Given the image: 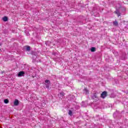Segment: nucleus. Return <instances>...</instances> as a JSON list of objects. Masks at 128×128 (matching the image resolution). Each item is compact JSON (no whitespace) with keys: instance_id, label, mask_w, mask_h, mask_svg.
I'll use <instances>...</instances> for the list:
<instances>
[{"instance_id":"obj_1","label":"nucleus","mask_w":128,"mask_h":128,"mask_svg":"<svg viewBox=\"0 0 128 128\" xmlns=\"http://www.w3.org/2000/svg\"><path fill=\"white\" fill-rule=\"evenodd\" d=\"M50 80H45V84L47 88H48V86H50Z\"/></svg>"},{"instance_id":"obj_2","label":"nucleus","mask_w":128,"mask_h":128,"mask_svg":"<svg viewBox=\"0 0 128 128\" xmlns=\"http://www.w3.org/2000/svg\"><path fill=\"white\" fill-rule=\"evenodd\" d=\"M106 96V92L104 91L101 94V98H104Z\"/></svg>"},{"instance_id":"obj_3","label":"nucleus","mask_w":128,"mask_h":128,"mask_svg":"<svg viewBox=\"0 0 128 128\" xmlns=\"http://www.w3.org/2000/svg\"><path fill=\"white\" fill-rule=\"evenodd\" d=\"M24 72L22 71L18 72V76L20 78V76H24Z\"/></svg>"},{"instance_id":"obj_4","label":"nucleus","mask_w":128,"mask_h":128,"mask_svg":"<svg viewBox=\"0 0 128 128\" xmlns=\"http://www.w3.org/2000/svg\"><path fill=\"white\" fill-rule=\"evenodd\" d=\"M14 106H18V100H15L14 102Z\"/></svg>"},{"instance_id":"obj_5","label":"nucleus","mask_w":128,"mask_h":128,"mask_svg":"<svg viewBox=\"0 0 128 128\" xmlns=\"http://www.w3.org/2000/svg\"><path fill=\"white\" fill-rule=\"evenodd\" d=\"M2 20H4V22H8V17L6 16H4L2 18Z\"/></svg>"},{"instance_id":"obj_6","label":"nucleus","mask_w":128,"mask_h":128,"mask_svg":"<svg viewBox=\"0 0 128 128\" xmlns=\"http://www.w3.org/2000/svg\"><path fill=\"white\" fill-rule=\"evenodd\" d=\"M90 51L92 52H96V48L94 47H92L90 48Z\"/></svg>"},{"instance_id":"obj_7","label":"nucleus","mask_w":128,"mask_h":128,"mask_svg":"<svg viewBox=\"0 0 128 128\" xmlns=\"http://www.w3.org/2000/svg\"><path fill=\"white\" fill-rule=\"evenodd\" d=\"M84 90L86 94H88V89L85 88Z\"/></svg>"},{"instance_id":"obj_8","label":"nucleus","mask_w":128,"mask_h":128,"mask_svg":"<svg viewBox=\"0 0 128 128\" xmlns=\"http://www.w3.org/2000/svg\"><path fill=\"white\" fill-rule=\"evenodd\" d=\"M4 104H8V99H5V100H4Z\"/></svg>"},{"instance_id":"obj_9","label":"nucleus","mask_w":128,"mask_h":128,"mask_svg":"<svg viewBox=\"0 0 128 128\" xmlns=\"http://www.w3.org/2000/svg\"><path fill=\"white\" fill-rule=\"evenodd\" d=\"M118 22L115 21L114 22V26H118Z\"/></svg>"},{"instance_id":"obj_10","label":"nucleus","mask_w":128,"mask_h":128,"mask_svg":"<svg viewBox=\"0 0 128 128\" xmlns=\"http://www.w3.org/2000/svg\"><path fill=\"white\" fill-rule=\"evenodd\" d=\"M60 96H64V92H62L61 93H60Z\"/></svg>"},{"instance_id":"obj_11","label":"nucleus","mask_w":128,"mask_h":128,"mask_svg":"<svg viewBox=\"0 0 128 128\" xmlns=\"http://www.w3.org/2000/svg\"><path fill=\"white\" fill-rule=\"evenodd\" d=\"M68 114L70 116H72V110H69Z\"/></svg>"},{"instance_id":"obj_12","label":"nucleus","mask_w":128,"mask_h":128,"mask_svg":"<svg viewBox=\"0 0 128 128\" xmlns=\"http://www.w3.org/2000/svg\"><path fill=\"white\" fill-rule=\"evenodd\" d=\"M30 50V46H27L26 47V50Z\"/></svg>"},{"instance_id":"obj_13","label":"nucleus","mask_w":128,"mask_h":128,"mask_svg":"<svg viewBox=\"0 0 128 128\" xmlns=\"http://www.w3.org/2000/svg\"><path fill=\"white\" fill-rule=\"evenodd\" d=\"M96 98H98V96H95Z\"/></svg>"},{"instance_id":"obj_14","label":"nucleus","mask_w":128,"mask_h":128,"mask_svg":"<svg viewBox=\"0 0 128 128\" xmlns=\"http://www.w3.org/2000/svg\"><path fill=\"white\" fill-rule=\"evenodd\" d=\"M118 16H120V14H118Z\"/></svg>"}]
</instances>
